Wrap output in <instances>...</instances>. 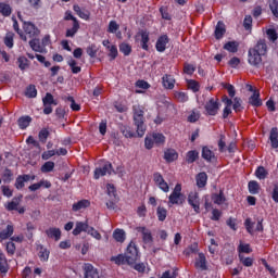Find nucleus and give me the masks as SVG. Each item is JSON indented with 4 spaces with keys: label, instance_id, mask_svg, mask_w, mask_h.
I'll use <instances>...</instances> for the list:
<instances>
[{
    "label": "nucleus",
    "instance_id": "nucleus-1",
    "mask_svg": "<svg viewBox=\"0 0 278 278\" xmlns=\"http://www.w3.org/2000/svg\"><path fill=\"white\" fill-rule=\"evenodd\" d=\"M268 51V46L266 45V41L258 40L256 45L251 48L248 52V62L251 66H254V68H262L263 61L262 58L266 55Z\"/></svg>",
    "mask_w": 278,
    "mask_h": 278
},
{
    "label": "nucleus",
    "instance_id": "nucleus-2",
    "mask_svg": "<svg viewBox=\"0 0 278 278\" xmlns=\"http://www.w3.org/2000/svg\"><path fill=\"white\" fill-rule=\"evenodd\" d=\"M132 118L135 126L137 127V136L142 138V136H144V131H147V126L144 125V106L135 104L132 106Z\"/></svg>",
    "mask_w": 278,
    "mask_h": 278
},
{
    "label": "nucleus",
    "instance_id": "nucleus-3",
    "mask_svg": "<svg viewBox=\"0 0 278 278\" xmlns=\"http://www.w3.org/2000/svg\"><path fill=\"white\" fill-rule=\"evenodd\" d=\"M124 255H126L128 260V266H134V264L140 260V255L138 254V247H136V243L130 242Z\"/></svg>",
    "mask_w": 278,
    "mask_h": 278
},
{
    "label": "nucleus",
    "instance_id": "nucleus-4",
    "mask_svg": "<svg viewBox=\"0 0 278 278\" xmlns=\"http://www.w3.org/2000/svg\"><path fill=\"white\" fill-rule=\"evenodd\" d=\"M23 29L26 40L27 38H37V36H40V29H38V27L30 22H24Z\"/></svg>",
    "mask_w": 278,
    "mask_h": 278
},
{
    "label": "nucleus",
    "instance_id": "nucleus-5",
    "mask_svg": "<svg viewBox=\"0 0 278 278\" xmlns=\"http://www.w3.org/2000/svg\"><path fill=\"white\" fill-rule=\"evenodd\" d=\"M188 203L192 206L195 214H201V198L197 191H191L188 195Z\"/></svg>",
    "mask_w": 278,
    "mask_h": 278
},
{
    "label": "nucleus",
    "instance_id": "nucleus-6",
    "mask_svg": "<svg viewBox=\"0 0 278 278\" xmlns=\"http://www.w3.org/2000/svg\"><path fill=\"white\" fill-rule=\"evenodd\" d=\"M168 199H169L168 201L169 207H172V205H179V203H181V185L177 184L175 186Z\"/></svg>",
    "mask_w": 278,
    "mask_h": 278
},
{
    "label": "nucleus",
    "instance_id": "nucleus-7",
    "mask_svg": "<svg viewBox=\"0 0 278 278\" xmlns=\"http://www.w3.org/2000/svg\"><path fill=\"white\" fill-rule=\"evenodd\" d=\"M112 173H114L112 163L108 162L102 167H97L94 169L93 177L94 179H101V177H105V175H112Z\"/></svg>",
    "mask_w": 278,
    "mask_h": 278
},
{
    "label": "nucleus",
    "instance_id": "nucleus-8",
    "mask_svg": "<svg viewBox=\"0 0 278 278\" xmlns=\"http://www.w3.org/2000/svg\"><path fill=\"white\" fill-rule=\"evenodd\" d=\"M218 110H220L218 99L211 98L205 104V111L210 116H216L218 114Z\"/></svg>",
    "mask_w": 278,
    "mask_h": 278
},
{
    "label": "nucleus",
    "instance_id": "nucleus-9",
    "mask_svg": "<svg viewBox=\"0 0 278 278\" xmlns=\"http://www.w3.org/2000/svg\"><path fill=\"white\" fill-rule=\"evenodd\" d=\"M138 233H141L143 244L151 247L153 244V235L151 230L144 226L137 227Z\"/></svg>",
    "mask_w": 278,
    "mask_h": 278
},
{
    "label": "nucleus",
    "instance_id": "nucleus-10",
    "mask_svg": "<svg viewBox=\"0 0 278 278\" xmlns=\"http://www.w3.org/2000/svg\"><path fill=\"white\" fill-rule=\"evenodd\" d=\"M153 181H154L155 186H157L160 188V190H162V192L170 191V187L168 186V182H166V180H164V177L162 176V174H160L157 172L154 173Z\"/></svg>",
    "mask_w": 278,
    "mask_h": 278
},
{
    "label": "nucleus",
    "instance_id": "nucleus-11",
    "mask_svg": "<svg viewBox=\"0 0 278 278\" xmlns=\"http://www.w3.org/2000/svg\"><path fill=\"white\" fill-rule=\"evenodd\" d=\"M85 278H100L99 270L94 268L90 263L84 265Z\"/></svg>",
    "mask_w": 278,
    "mask_h": 278
},
{
    "label": "nucleus",
    "instance_id": "nucleus-12",
    "mask_svg": "<svg viewBox=\"0 0 278 278\" xmlns=\"http://www.w3.org/2000/svg\"><path fill=\"white\" fill-rule=\"evenodd\" d=\"M168 45V36L167 35H163L161 37H159V39L156 40V51H159V53H164L166 51V46Z\"/></svg>",
    "mask_w": 278,
    "mask_h": 278
},
{
    "label": "nucleus",
    "instance_id": "nucleus-13",
    "mask_svg": "<svg viewBox=\"0 0 278 278\" xmlns=\"http://www.w3.org/2000/svg\"><path fill=\"white\" fill-rule=\"evenodd\" d=\"M29 47L30 49H33L36 53H47V48H45V46H42V43L40 45V40L37 39L36 37L33 38L29 41Z\"/></svg>",
    "mask_w": 278,
    "mask_h": 278
},
{
    "label": "nucleus",
    "instance_id": "nucleus-14",
    "mask_svg": "<svg viewBox=\"0 0 278 278\" xmlns=\"http://www.w3.org/2000/svg\"><path fill=\"white\" fill-rule=\"evenodd\" d=\"M46 235L48 238H51L58 242L62 238V230H60V228L51 227L46 230Z\"/></svg>",
    "mask_w": 278,
    "mask_h": 278
},
{
    "label": "nucleus",
    "instance_id": "nucleus-15",
    "mask_svg": "<svg viewBox=\"0 0 278 278\" xmlns=\"http://www.w3.org/2000/svg\"><path fill=\"white\" fill-rule=\"evenodd\" d=\"M90 226L88 225V222H76V226L73 230V236H79L83 231L88 233V229Z\"/></svg>",
    "mask_w": 278,
    "mask_h": 278
},
{
    "label": "nucleus",
    "instance_id": "nucleus-16",
    "mask_svg": "<svg viewBox=\"0 0 278 278\" xmlns=\"http://www.w3.org/2000/svg\"><path fill=\"white\" fill-rule=\"evenodd\" d=\"M21 201H23V194H20L12 199L11 202H9L5 207L8 212H13L14 210H18V205H21Z\"/></svg>",
    "mask_w": 278,
    "mask_h": 278
},
{
    "label": "nucleus",
    "instance_id": "nucleus-17",
    "mask_svg": "<svg viewBox=\"0 0 278 278\" xmlns=\"http://www.w3.org/2000/svg\"><path fill=\"white\" fill-rule=\"evenodd\" d=\"M195 267L200 268V270H207V258H205V254H198V258L195 260Z\"/></svg>",
    "mask_w": 278,
    "mask_h": 278
},
{
    "label": "nucleus",
    "instance_id": "nucleus-18",
    "mask_svg": "<svg viewBox=\"0 0 278 278\" xmlns=\"http://www.w3.org/2000/svg\"><path fill=\"white\" fill-rule=\"evenodd\" d=\"M212 201L215 203V205H223L227 201V198L225 197V192L220 190L218 193L212 194Z\"/></svg>",
    "mask_w": 278,
    "mask_h": 278
},
{
    "label": "nucleus",
    "instance_id": "nucleus-19",
    "mask_svg": "<svg viewBox=\"0 0 278 278\" xmlns=\"http://www.w3.org/2000/svg\"><path fill=\"white\" fill-rule=\"evenodd\" d=\"M87 207H90V201L80 200L73 204L72 210L73 212H80V210H86Z\"/></svg>",
    "mask_w": 278,
    "mask_h": 278
},
{
    "label": "nucleus",
    "instance_id": "nucleus-20",
    "mask_svg": "<svg viewBox=\"0 0 278 278\" xmlns=\"http://www.w3.org/2000/svg\"><path fill=\"white\" fill-rule=\"evenodd\" d=\"M269 140L273 149H278V129L277 127L271 128L269 134Z\"/></svg>",
    "mask_w": 278,
    "mask_h": 278
},
{
    "label": "nucleus",
    "instance_id": "nucleus-21",
    "mask_svg": "<svg viewBox=\"0 0 278 278\" xmlns=\"http://www.w3.org/2000/svg\"><path fill=\"white\" fill-rule=\"evenodd\" d=\"M111 262H114L115 264H117V266H122L125 264L129 265V258H127L126 254H119L117 256H112Z\"/></svg>",
    "mask_w": 278,
    "mask_h": 278
},
{
    "label": "nucleus",
    "instance_id": "nucleus-22",
    "mask_svg": "<svg viewBox=\"0 0 278 278\" xmlns=\"http://www.w3.org/2000/svg\"><path fill=\"white\" fill-rule=\"evenodd\" d=\"M249 104L254 108H260L262 105V99H260V91H254L249 99Z\"/></svg>",
    "mask_w": 278,
    "mask_h": 278
},
{
    "label": "nucleus",
    "instance_id": "nucleus-23",
    "mask_svg": "<svg viewBox=\"0 0 278 278\" xmlns=\"http://www.w3.org/2000/svg\"><path fill=\"white\" fill-rule=\"evenodd\" d=\"M139 34L141 36V48L143 49V51H149V31L141 30Z\"/></svg>",
    "mask_w": 278,
    "mask_h": 278
},
{
    "label": "nucleus",
    "instance_id": "nucleus-24",
    "mask_svg": "<svg viewBox=\"0 0 278 278\" xmlns=\"http://www.w3.org/2000/svg\"><path fill=\"white\" fill-rule=\"evenodd\" d=\"M202 157L206 162H214L216 160V155L207 147L202 148Z\"/></svg>",
    "mask_w": 278,
    "mask_h": 278
},
{
    "label": "nucleus",
    "instance_id": "nucleus-25",
    "mask_svg": "<svg viewBox=\"0 0 278 278\" xmlns=\"http://www.w3.org/2000/svg\"><path fill=\"white\" fill-rule=\"evenodd\" d=\"M226 28H225V23L223 22H218L216 27H215V38L217 40H220V38H223V36H225L226 33Z\"/></svg>",
    "mask_w": 278,
    "mask_h": 278
},
{
    "label": "nucleus",
    "instance_id": "nucleus-26",
    "mask_svg": "<svg viewBox=\"0 0 278 278\" xmlns=\"http://www.w3.org/2000/svg\"><path fill=\"white\" fill-rule=\"evenodd\" d=\"M163 86L168 90H173L175 88V78L170 75L163 76Z\"/></svg>",
    "mask_w": 278,
    "mask_h": 278
},
{
    "label": "nucleus",
    "instance_id": "nucleus-27",
    "mask_svg": "<svg viewBox=\"0 0 278 278\" xmlns=\"http://www.w3.org/2000/svg\"><path fill=\"white\" fill-rule=\"evenodd\" d=\"M198 188H205L207 185V174L200 173L195 177Z\"/></svg>",
    "mask_w": 278,
    "mask_h": 278
},
{
    "label": "nucleus",
    "instance_id": "nucleus-28",
    "mask_svg": "<svg viewBox=\"0 0 278 278\" xmlns=\"http://www.w3.org/2000/svg\"><path fill=\"white\" fill-rule=\"evenodd\" d=\"M73 10L79 18H83L84 21H88V18H90V13H88V11H83L79 4H74Z\"/></svg>",
    "mask_w": 278,
    "mask_h": 278
},
{
    "label": "nucleus",
    "instance_id": "nucleus-29",
    "mask_svg": "<svg viewBox=\"0 0 278 278\" xmlns=\"http://www.w3.org/2000/svg\"><path fill=\"white\" fill-rule=\"evenodd\" d=\"M177 157H179V154H177V151L173 149H168L165 151L164 160H166V162H175Z\"/></svg>",
    "mask_w": 278,
    "mask_h": 278
},
{
    "label": "nucleus",
    "instance_id": "nucleus-30",
    "mask_svg": "<svg viewBox=\"0 0 278 278\" xmlns=\"http://www.w3.org/2000/svg\"><path fill=\"white\" fill-rule=\"evenodd\" d=\"M238 42L237 41H228L226 45H224V49L226 51H229V53H238Z\"/></svg>",
    "mask_w": 278,
    "mask_h": 278
},
{
    "label": "nucleus",
    "instance_id": "nucleus-31",
    "mask_svg": "<svg viewBox=\"0 0 278 278\" xmlns=\"http://www.w3.org/2000/svg\"><path fill=\"white\" fill-rule=\"evenodd\" d=\"M12 233H14V227L12 225H8L7 229L0 232V238L1 240H8Z\"/></svg>",
    "mask_w": 278,
    "mask_h": 278
},
{
    "label": "nucleus",
    "instance_id": "nucleus-32",
    "mask_svg": "<svg viewBox=\"0 0 278 278\" xmlns=\"http://www.w3.org/2000/svg\"><path fill=\"white\" fill-rule=\"evenodd\" d=\"M17 123L21 129H27V127H29V123H31V117L29 116L20 117Z\"/></svg>",
    "mask_w": 278,
    "mask_h": 278
},
{
    "label": "nucleus",
    "instance_id": "nucleus-33",
    "mask_svg": "<svg viewBox=\"0 0 278 278\" xmlns=\"http://www.w3.org/2000/svg\"><path fill=\"white\" fill-rule=\"evenodd\" d=\"M77 31H79V22L75 21V23H73V27L66 30V38L75 37Z\"/></svg>",
    "mask_w": 278,
    "mask_h": 278
},
{
    "label": "nucleus",
    "instance_id": "nucleus-34",
    "mask_svg": "<svg viewBox=\"0 0 278 278\" xmlns=\"http://www.w3.org/2000/svg\"><path fill=\"white\" fill-rule=\"evenodd\" d=\"M63 99L64 101H68V103H71L70 108L74 112H79L81 110V106L75 102V99L73 97L68 96V97H64Z\"/></svg>",
    "mask_w": 278,
    "mask_h": 278
},
{
    "label": "nucleus",
    "instance_id": "nucleus-35",
    "mask_svg": "<svg viewBox=\"0 0 278 278\" xmlns=\"http://www.w3.org/2000/svg\"><path fill=\"white\" fill-rule=\"evenodd\" d=\"M121 131L125 138H136V131L131 127L123 126Z\"/></svg>",
    "mask_w": 278,
    "mask_h": 278
},
{
    "label": "nucleus",
    "instance_id": "nucleus-36",
    "mask_svg": "<svg viewBox=\"0 0 278 278\" xmlns=\"http://www.w3.org/2000/svg\"><path fill=\"white\" fill-rule=\"evenodd\" d=\"M250 194H258L260 193V184L255 180H251L248 185Z\"/></svg>",
    "mask_w": 278,
    "mask_h": 278
},
{
    "label": "nucleus",
    "instance_id": "nucleus-37",
    "mask_svg": "<svg viewBox=\"0 0 278 278\" xmlns=\"http://www.w3.org/2000/svg\"><path fill=\"white\" fill-rule=\"evenodd\" d=\"M113 238L116 242H125V230L115 229L113 232Z\"/></svg>",
    "mask_w": 278,
    "mask_h": 278
},
{
    "label": "nucleus",
    "instance_id": "nucleus-38",
    "mask_svg": "<svg viewBox=\"0 0 278 278\" xmlns=\"http://www.w3.org/2000/svg\"><path fill=\"white\" fill-rule=\"evenodd\" d=\"M17 66L22 71H26V68H29V60L25 56H20L17 59Z\"/></svg>",
    "mask_w": 278,
    "mask_h": 278
},
{
    "label": "nucleus",
    "instance_id": "nucleus-39",
    "mask_svg": "<svg viewBox=\"0 0 278 278\" xmlns=\"http://www.w3.org/2000/svg\"><path fill=\"white\" fill-rule=\"evenodd\" d=\"M0 14L2 16H10L12 14V7L8 3H0Z\"/></svg>",
    "mask_w": 278,
    "mask_h": 278
},
{
    "label": "nucleus",
    "instance_id": "nucleus-40",
    "mask_svg": "<svg viewBox=\"0 0 278 278\" xmlns=\"http://www.w3.org/2000/svg\"><path fill=\"white\" fill-rule=\"evenodd\" d=\"M67 64L70 68H72V73H74V75H77V73H81V67L77 65V61H75L74 59H70L67 61Z\"/></svg>",
    "mask_w": 278,
    "mask_h": 278
},
{
    "label": "nucleus",
    "instance_id": "nucleus-41",
    "mask_svg": "<svg viewBox=\"0 0 278 278\" xmlns=\"http://www.w3.org/2000/svg\"><path fill=\"white\" fill-rule=\"evenodd\" d=\"M0 273H8V260L5 258V254L0 252Z\"/></svg>",
    "mask_w": 278,
    "mask_h": 278
},
{
    "label": "nucleus",
    "instance_id": "nucleus-42",
    "mask_svg": "<svg viewBox=\"0 0 278 278\" xmlns=\"http://www.w3.org/2000/svg\"><path fill=\"white\" fill-rule=\"evenodd\" d=\"M50 252L42 245L39 248V258L41 262H49Z\"/></svg>",
    "mask_w": 278,
    "mask_h": 278
},
{
    "label": "nucleus",
    "instance_id": "nucleus-43",
    "mask_svg": "<svg viewBox=\"0 0 278 278\" xmlns=\"http://www.w3.org/2000/svg\"><path fill=\"white\" fill-rule=\"evenodd\" d=\"M43 105H58L55 99H53V94L46 93L45 98L42 99Z\"/></svg>",
    "mask_w": 278,
    "mask_h": 278
},
{
    "label": "nucleus",
    "instance_id": "nucleus-44",
    "mask_svg": "<svg viewBox=\"0 0 278 278\" xmlns=\"http://www.w3.org/2000/svg\"><path fill=\"white\" fill-rule=\"evenodd\" d=\"M25 94L29 99L36 98L38 96V90L36 89V86H34V85L28 86L27 89H26Z\"/></svg>",
    "mask_w": 278,
    "mask_h": 278
},
{
    "label": "nucleus",
    "instance_id": "nucleus-45",
    "mask_svg": "<svg viewBox=\"0 0 278 278\" xmlns=\"http://www.w3.org/2000/svg\"><path fill=\"white\" fill-rule=\"evenodd\" d=\"M152 140L155 144H164V142H166V137L160 132H154L152 135Z\"/></svg>",
    "mask_w": 278,
    "mask_h": 278
},
{
    "label": "nucleus",
    "instance_id": "nucleus-46",
    "mask_svg": "<svg viewBox=\"0 0 278 278\" xmlns=\"http://www.w3.org/2000/svg\"><path fill=\"white\" fill-rule=\"evenodd\" d=\"M4 45L9 49H12L14 47V34L13 33H8L4 37Z\"/></svg>",
    "mask_w": 278,
    "mask_h": 278
},
{
    "label": "nucleus",
    "instance_id": "nucleus-47",
    "mask_svg": "<svg viewBox=\"0 0 278 278\" xmlns=\"http://www.w3.org/2000/svg\"><path fill=\"white\" fill-rule=\"evenodd\" d=\"M256 178L257 179H266L268 177V172L264 166H260L256 172H255Z\"/></svg>",
    "mask_w": 278,
    "mask_h": 278
},
{
    "label": "nucleus",
    "instance_id": "nucleus-48",
    "mask_svg": "<svg viewBox=\"0 0 278 278\" xmlns=\"http://www.w3.org/2000/svg\"><path fill=\"white\" fill-rule=\"evenodd\" d=\"M55 168V163L48 161L41 166V173H51Z\"/></svg>",
    "mask_w": 278,
    "mask_h": 278
},
{
    "label": "nucleus",
    "instance_id": "nucleus-49",
    "mask_svg": "<svg viewBox=\"0 0 278 278\" xmlns=\"http://www.w3.org/2000/svg\"><path fill=\"white\" fill-rule=\"evenodd\" d=\"M174 97L177 101H179V103H186L188 101V93L186 92L176 91Z\"/></svg>",
    "mask_w": 278,
    "mask_h": 278
},
{
    "label": "nucleus",
    "instance_id": "nucleus-50",
    "mask_svg": "<svg viewBox=\"0 0 278 278\" xmlns=\"http://www.w3.org/2000/svg\"><path fill=\"white\" fill-rule=\"evenodd\" d=\"M266 35L270 42H276V40L278 39L277 30H275L274 28L266 29Z\"/></svg>",
    "mask_w": 278,
    "mask_h": 278
},
{
    "label": "nucleus",
    "instance_id": "nucleus-51",
    "mask_svg": "<svg viewBox=\"0 0 278 278\" xmlns=\"http://www.w3.org/2000/svg\"><path fill=\"white\" fill-rule=\"evenodd\" d=\"M199 157V152L191 150L187 153V162L188 164H192L197 162V159Z\"/></svg>",
    "mask_w": 278,
    "mask_h": 278
},
{
    "label": "nucleus",
    "instance_id": "nucleus-52",
    "mask_svg": "<svg viewBox=\"0 0 278 278\" xmlns=\"http://www.w3.org/2000/svg\"><path fill=\"white\" fill-rule=\"evenodd\" d=\"M199 118H201V113L199 111H192L187 121L188 123H197V121H199Z\"/></svg>",
    "mask_w": 278,
    "mask_h": 278
},
{
    "label": "nucleus",
    "instance_id": "nucleus-53",
    "mask_svg": "<svg viewBox=\"0 0 278 278\" xmlns=\"http://www.w3.org/2000/svg\"><path fill=\"white\" fill-rule=\"evenodd\" d=\"M88 236H91V238H94V240H101V233L99 230L94 229V227H89L87 230Z\"/></svg>",
    "mask_w": 278,
    "mask_h": 278
},
{
    "label": "nucleus",
    "instance_id": "nucleus-54",
    "mask_svg": "<svg viewBox=\"0 0 278 278\" xmlns=\"http://www.w3.org/2000/svg\"><path fill=\"white\" fill-rule=\"evenodd\" d=\"M118 29H121V25H118V23H116V21H111L109 23V27H108L109 34H116V31Z\"/></svg>",
    "mask_w": 278,
    "mask_h": 278
},
{
    "label": "nucleus",
    "instance_id": "nucleus-55",
    "mask_svg": "<svg viewBox=\"0 0 278 278\" xmlns=\"http://www.w3.org/2000/svg\"><path fill=\"white\" fill-rule=\"evenodd\" d=\"M12 170L10 169H4V172L2 173V180L4 184H10V181H12Z\"/></svg>",
    "mask_w": 278,
    "mask_h": 278
},
{
    "label": "nucleus",
    "instance_id": "nucleus-56",
    "mask_svg": "<svg viewBox=\"0 0 278 278\" xmlns=\"http://www.w3.org/2000/svg\"><path fill=\"white\" fill-rule=\"evenodd\" d=\"M108 51L111 60H116V58H118V48H116V46L109 47Z\"/></svg>",
    "mask_w": 278,
    "mask_h": 278
},
{
    "label": "nucleus",
    "instance_id": "nucleus-57",
    "mask_svg": "<svg viewBox=\"0 0 278 278\" xmlns=\"http://www.w3.org/2000/svg\"><path fill=\"white\" fill-rule=\"evenodd\" d=\"M269 8L274 16L278 18V1L277 0H270Z\"/></svg>",
    "mask_w": 278,
    "mask_h": 278
},
{
    "label": "nucleus",
    "instance_id": "nucleus-58",
    "mask_svg": "<svg viewBox=\"0 0 278 278\" xmlns=\"http://www.w3.org/2000/svg\"><path fill=\"white\" fill-rule=\"evenodd\" d=\"M239 258L241 264H243V266H247V267L253 266V258L244 257L242 254H239Z\"/></svg>",
    "mask_w": 278,
    "mask_h": 278
},
{
    "label": "nucleus",
    "instance_id": "nucleus-59",
    "mask_svg": "<svg viewBox=\"0 0 278 278\" xmlns=\"http://www.w3.org/2000/svg\"><path fill=\"white\" fill-rule=\"evenodd\" d=\"M119 51L121 53H124V55H129V53H131V46L124 42L119 46Z\"/></svg>",
    "mask_w": 278,
    "mask_h": 278
},
{
    "label": "nucleus",
    "instance_id": "nucleus-60",
    "mask_svg": "<svg viewBox=\"0 0 278 278\" xmlns=\"http://www.w3.org/2000/svg\"><path fill=\"white\" fill-rule=\"evenodd\" d=\"M224 88L228 91L229 97L233 99L236 97V87L231 84H224Z\"/></svg>",
    "mask_w": 278,
    "mask_h": 278
},
{
    "label": "nucleus",
    "instance_id": "nucleus-61",
    "mask_svg": "<svg viewBox=\"0 0 278 278\" xmlns=\"http://www.w3.org/2000/svg\"><path fill=\"white\" fill-rule=\"evenodd\" d=\"M156 214H157L159 220H161V222L166 220V208L159 206Z\"/></svg>",
    "mask_w": 278,
    "mask_h": 278
},
{
    "label": "nucleus",
    "instance_id": "nucleus-62",
    "mask_svg": "<svg viewBox=\"0 0 278 278\" xmlns=\"http://www.w3.org/2000/svg\"><path fill=\"white\" fill-rule=\"evenodd\" d=\"M195 71L197 67H194V65L188 63L185 64L184 73H186V75H192Z\"/></svg>",
    "mask_w": 278,
    "mask_h": 278
},
{
    "label": "nucleus",
    "instance_id": "nucleus-63",
    "mask_svg": "<svg viewBox=\"0 0 278 278\" xmlns=\"http://www.w3.org/2000/svg\"><path fill=\"white\" fill-rule=\"evenodd\" d=\"M253 250H251V245L249 244H242L239 245V253L242 255V253H251Z\"/></svg>",
    "mask_w": 278,
    "mask_h": 278
},
{
    "label": "nucleus",
    "instance_id": "nucleus-64",
    "mask_svg": "<svg viewBox=\"0 0 278 278\" xmlns=\"http://www.w3.org/2000/svg\"><path fill=\"white\" fill-rule=\"evenodd\" d=\"M271 199L275 203H278V182L274 185V189L271 191Z\"/></svg>",
    "mask_w": 278,
    "mask_h": 278
}]
</instances>
